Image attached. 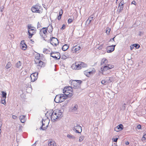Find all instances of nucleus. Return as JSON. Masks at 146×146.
<instances>
[{"label": "nucleus", "mask_w": 146, "mask_h": 146, "mask_svg": "<svg viewBox=\"0 0 146 146\" xmlns=\"http://www.w3.org/2000/svg\"><path fill=\"white\" fill-rule=\"evenodd\" d=\"M62 117V113L60 110H54L52 113L51 119L52 121H54L60 119Z\"/></svg>", "instance_id": "nucleus-1"}, {"label": "nucleus", "mask_w": 146, "mask_h": 146, "mask_svg": "<svg viewBox=\"0 0 146 146\" xmlns=\"http://www.w3.org/2000/svg\"><path fill=\"white\" fill-rule=\"evenodd\" d=\"M87 66V64L83 62L78 63L76 62L72 64L71 67L74 70H80L82 68H86Z\"/></svg>", "instance_id": "nucleus-2"}, {"label": "nucleus", "mask_w": 146, "mask_h": 146, "mask_svg": "<svg viewBox=\"0 0 146 146\" xmlns=\"http://www.w3.org/2000/svg\"><path fill=\"white\" fill-rule=\"evenodd\" d=\"M63 93L67 97L70 98L73 94V90L70 86L65 87L63 90Z\"/></svg>", "instance_id": "nucleus-3"}, {"label": "nucleus", "mask_w": 146, "mask_h": 146, "mask_svg": "<svg viewBox=\"0 0 146 146\" xmlns=\"http://www.w3.org/2000/svg\"><path fill=\"white\" fill-rule=\"evenodd\" d=\"M41 57L40 54H36L35 59V62L37 66V68L38 69L40 68L43 64V62L41 61Z\"/></svg>", "instance_id": "nucleus-4"}, {"label": "nucleus", "mask_w": 146, "mask_h": 146, "mask_svg": "<svg viewBox=\"0 0 146 146\" xmlns=\"http://www.w3.org/2000/svg\"><path fill=\"white\" fill-rule=\"evenodd\" d=\"M28 32L29 34L28 37L31 38L33 35L35 34L36 32V29L35 27L32 26L31 25H28L27 26Z\"/></svg>", "instance_id": "nucleus-5"}, {"label": "nucleus", "mask_w": 146, "mask_h": 146, "mask_svg": "<svg viewBox=\"0 0 146 146\" xmlns=\"http://www.w3.org/2000/svg\"><path fill=\"white\" fill-rule=\"evenodd\" d=\"M114 67L113 65L111 64H107L102 66L101 69L102 72L103 74H105L108 70L111 69Z\"/></svg>", "instance_id": "nucleus-6"}, {"label": "nucleus", "mask_w": 146, "mask_h": 146, "mask_svg": "<svg viewBox=\"0 0 146 146\" xmlns=\"http://www.w3.org/2000/svg\"><path fill=\"white\" fill-rule=\"evenodd\" d=\"M96 72V70L94 68H91L84 71V73L87 77H90L91 75L94 74Z\"/></svg>", "instance_id": "nucleus-7"}, {"label": "nucleus", "mask_w": 146, "mask_h": 146, "mask_svg": "<svg viewBox=\"0 0 146 146\" xmlns=\"http://www.w3.org/2000/svg\"><path fill=\"white\" fill-rule=\"evenodd\" d=\"M82 81L80 80H72L71 85L74 88H80Z\"/></svg>", "instance_id": "nucleus-8"}, {"label": "nucleus", "mask_w": 146, "mask_h": 146, "mask_svg": "<svg viewBox=\"0 0 146 146\" xmlns=\"http://www.w3.org/2000/svg\"><path fill=\"white\" fill-rule=\"evenodd\" d=\"M46 28L43 27L40 30L39 34L40 36L45 40H48L46 37Z\"/></svg>", "instance_id": "nucleus-9"}, {"label": "nucleus", "mask_w": 146, "mask_h": 146, "mask_svg": "<svg viewBox=\"0 0 146 146\" xmlns=\"http://www.w3.org/2000/svg\"><path fill=\"white\" fill-rule=\"evenodd\" d=\"M65 98V97L64 94H59L56 95L54 100L57 103L61 102L64 101Z\"/></svg>", "instance_id": "nucleus-10"}, {"label": "nucleus", "mask_w": 146, "mask_h": 146, "mask_svg": "<svg viewBox=\"0 0 146 146\" xmlns=\"http://www.w3.org/2000/svg\"><path fill=\"white\" fill-rule=\"evenodd\" d=\"M49 123V121L48 119H42V125L40 128L43 130H45L47 129Z\"/></svg>", "instance_id": "nucleus-11"}, {"label": "nucleus", "mask_w": 146, "mask_h": 146, "mask_svg": "<svg viewBox=\"0 0 146 146\" xmlns=\"http://www.w3.org/2000/svg\"><path fill=\"white\" fill-rule=\"evenodd\" d=\"M40 7L38 5H36L31 8V9L32 11L34 13H40V11L39 9H40Z\"/></svg>", "instance_id": "nucleus-12"}, {"label": "nucleus", "mask_w": 146, "mask_h": 146, "mask_svg": "<svg viewBox=\"0 0 146 146\" xmlns=\"http://www.w3.org/2000/svg\"><path fill=\"white\" fill-rule=\"evenodd\" d=\"M81 49V46L79 44L74 46L72 49V51L73 53H78L79 52Z\"/></svg>", "instance_id": "nucleus-13"}, {"label": "nucleus", "mask_w": 146, "mask_h": 146, "mask_svg": "<svg viewBox=\"0 0 146 146\" xmlns=\"http://www.w3.org/2000/svg\"><path fill=\"white\" fill-rule=\"evenodd\" d=\"M50 56L56 59H59L60 57V54L58 52H52L51 53Z\"/></svg>", "instance_id": "nucleus-14"}, {"label": "nucleus", "mask_w": 146, "mask_h": 146, "mask_svg": "<svg viewBox=\"0 0 146 146\" xmlns=\"http://www.w3.org/2000/svg\"><path fill=\"white\" fill-rule=\"evenodd\" d=\"M50 42L53 45L56 46L58 45L59 43L57 39L53 37L50 39Z\"/></svg>", "instance_id": "nucleus-15"}, {"label": "nucleus", "mask_w": 146, "mask_h": 146, "mask_svg": "<svg viewBox=\"0 0 146 146\" xmlns=\"http://www.w3.org/2000/svg\"><path fill=\"white\" fill-rule=\"evenodd\" d=\"M38 73L35 72L31 74L30 76L31 78V81L34 82L35 81L37 78L38 77Z\"/></svg>", "instance_id": "nucleus-16"}, {"label": "nucleus", "mask_w": 146, "mask_h": 146, "mask_svg": "<svg viewBox=\"0 0 146 146\" xmlns=\"http://www.w3.org/2000/svg\"><path fill=\"white\" fill-rule=\"evenodd\" d=\"M20 47L21 48L24 50H26L27 48V45L25 40H22L21 43Z\"/></svg>", "instance_id": "nucleus-17"}, {"label": "nucleus", "mask_w": 146, "mask_h": 146, "mask_svg": "<svg viewBox=\"0 0 146 146\" xmlns=\"http://www.w3.org/2000/svg\"><path fill=\"white\" fill-rule=\"evenodd\" d=\"M45 28L47 29L46 31V35L48 33L50 34L52 33L53 30L52 25L50 24L47 27Z\"/></svg>", "instance_id": "nucleus-18"}, {"label": "nucleus", "mask_w": 146, "mask_h": 146, "mask_svg": "<svg viewBox=\"0 0 146 146\" xmlns=\"http://www.w3.org/2000/svg\"><path fill=\"white\" fill-rule=\"evenodd\" d=\"M124 4L123 0H122L119 3L118 7V9L119 10V12L121 11L123 9Z\"/></svg>", "instance_id": "nucleus-19"}, {"label": "nucleus", "mask_w": 146, "mask_h": 146, "mask_svg": "<svg viewBox=\"0 0 146 146\" xmlns=\"http://www.w3.org/2000/svg\"><path fill=\"white\" fill-rule=\"evenodd\" d=\"M123 126L122 124H119L114 128L115 131L117 132H119L123 129Z\"/></svg>", "instance_id": "nucleus-20"}, {"label": "nucleus", "mask_w": 146, "mask_h": 146, "mask_svg": "<svg viewBox=\"0 0 146 146\" xmlns=\"http://www.w3.org/2000/svg\"><path fill=\"white\" fill-rule=\"evenodd\" d=\"M115 46L114 45L108 46L107 48V52L110 53L113 51L114 50Z\"/></svg>", "instance_id": "nucleus-21"}, {"label": "nucleus", "mask_w": 146, "mask_h": 146, "mask_svg": "<svg viewBox=\"0 0 146 146\" xmlns=\"http://www.w3.org/2000/svg\"><path fill=\"white\" fill-rule=\"evenodd\" d=\"M108 62L107 60L105 58H102L101 61L100 65L104 66L107 64Z\"/></svg>", "instance_id": "nucleus-22"}, {"label": "nucleus", "mask_w": 146, "mask_h": 146, "mask_svg": "<svg viewBox=\"0 0 146 146\" xmlns=\"http://www.w3.org/2000/svg\"><path fill=\"white\" fill-rule=\"evenodd\" d=\"M77 133H80L82 131V127L79 125L76 126L74 127Z\"/></svg>", "instance_id": "nucleus-23"}, {"label": "nucleus", "mask_w": 146, "mask_h": 146, "mask_svg": "<svg viewBox=\"0 0 146 146\" xmlns=\"http://www.w3.org/2000/svg\"><path fill=\"white\" fill-rule=\"evenodd\" d=\"M48 146H56V144L54 141L52 140H49L48 143Z\"/></svg>", "instance_id": "nucleus-24"}, {"label": "nucleus", "mask_w": 146, "mask_h": 146, "mask_svg": "<svg viewBox=\"0 0 146 146\" xmlns=\"http://www.w3.org/2000/svg\"><path fill=\"white\" fill-rule=\"evenodd\" d=\"M25 116L24 115H21L20 117V119L21 122L24 123L26 121Z\"/></svg>", "instance_id": "nucleus-25"}, {"label": "nucleus", "mask_w": 146, "mask_h": 146, "mask_svg": "<svg viewBox=\"0 0 146 146\" xmlns=\"http://www.w3.org/2000/svg\"><path fill=\"white\" fill-rule=\"evenodd\" d=\"M69 47L68 46L67 44H65L62 47V50L64 51H66L67 50Z\"/></svg>", "instance_id": "nucleus-26"}, {"label": "nucleus", "mask_w": 146, "mask_h": 146, "mask_svg": "<svg viewBox=\"0 0 146 146\" xmlns=\"http://www.w3.org/2000/svg\"><path fill=\"white\" fill-rule=\"evenodd\" d=\"M12 66L11 63L10 62H8L6 64L5 66V68L7 69H8L10 68Z\"/></svg>", "instance_id": "nucleus-27"}, {"label": "nucleus", "mask_w": 146, "mask_h": 146, "mask_svg": "<svg viewBox=\"0 0 146 146\" xmlns=\"http://www.w3.org/2000/svg\"><path fill=\"white\" fill-rule=\"evenodd\" d=\"M2 93V98H5V99H6V95L7 94L5 92L3 91H2L1 92Z\"/></svg>", "instance_id": "nucleus-28"}, {"label": "nucleus", "mask_w": 146, "mask_h": 146, "mask_svg": "<svg viewBox=\"0 0 146 146\" xmlns=\"http://www.w3.org/2000/svg\"><path fill=\"white\" fill-rule=\"evenodd\" d=\"M5 99V98H2L1 100V103L3 104L4 105H5L6 104V101Z\"/></svg>", "instance_id": "nucleus-29"}, {"label": "nucleus", "mask_w": 146, "mask_h": 146, "mask_svg": "<svg viewBox=\"0 0 146 146\" xmlns=\"http://www.w3.org/2000/svg\"><path fill=\"white\" fill-rule=\"evenodd\" d=\"M21 66V62L20 61H19L16 64V66L17 68H19Z\"/></svg>", "instance_id": "nucleus-30"}, {"label": "nucleus", "mask_w": 146, "mask_h": 146, "mask_svg": "<svg viewBox=\"0 0 146 146\" xmlns=\"http://www.w3.org/2000/svg\"><path fill=\"white\" fill-rule=\"evenodd\" d=\"M84 136H81L79 137V141L80 142H81L82 141L83 139H84Z\"/></svg>", "instance_id": "nucleus-31"}, {"label": "nucleus", "mask_w": 146, "mask_h": 146, "mask_svg": "<svg viewBox=\"0 0 146 146\" xmlns=\"http://www.w3.org/2000/svg\"><path fill=\"white\" fill-rule=\"evenodd\" d=\"M78 108V106L77 105H75L72 107V110L73 111H75Z\"/></svg>", "instance_id": "nucleus-32"}, {"label": "nucleus", "mask_w": 146, "mask_h": 146, "mask_svg": "<svg viewBox=\"0 0 146 146\" xmlns=\"http://www.w3.org/2000/svg\"><path fill=\"white\" fill-rule=\"evenodd\" d=\"M134 47H135L136 49H138L140 47V45L137 44H133Z\"/></svg>", "instance_id": "nucleus-33"}, {"label": "nucleus", "mask_w": 146, "mask_h": 146, "mask_svg": "<svg viewBox=\"0 0 146 146\" xmlns=\"http://www.w3.org/2000/svg\"><path fill=\"white\" fill-rule=\"evenodd\" d=\"M73 20L72 18H69L68 21V24H70L72 23L73 21Z\"/></svg>", "instance_id": "nucleus-34"}, {"label": "nucleus", "mask_w": 146, "mask_h": 146, "mask_svg": "<svg viewBox=\"0 0 146 146\" xmlns=\"http://www.w3.org/2000/svg\"><path fill=\"white\" fill-rule=\"evenodd\" d=\"M104 44H102L98 48V49L100 50L102 49L104 47Z\"/></svg>", "instance_id": "nucleus-35"}, {"label": "nucleus", "mask_w": 146, "mask_h": 146, "mask_svg": "<svg viewBox=\"0 0 146 146\" xmlns=\"http://www.w3.org/2000/svg\"><path fill=\"white\" fill-rule=\"evenodd\" d=\"M110 31L111 29L110 28H107L106 32L107 34H109L110 32Z\"/></svg>", "instance_id": "nucleus-36"}, {"label": "nucleus", "mask_w": 146, "mask_h": 146, "mask_svg": "<svg viewBox=\"0 0 146 146\" xmlns=\"http://www.w3.org/2000/svg\"><path fill=\"white\" fill-rule=\"evenodd\" d=\"M142 139L143 141H146V134H145L143 136Z\"/></svg>", "instance_id": "nucleus-37"}, {"label": "nucleus", "mask_w": 146, "mask_h": 146, "mask_svg": "<svg viewBox=\"0 0 146 146\" xmlns=\"http://www.w3.org/2000/svg\"><path fill=\"white\" fill-rule=\"evenodd\" d=\"M101 83L104 85H106V84L107 82L105 80H102L101 81Z\"/></svg>", "instance_id": "nucleus-38"}, {"label": "nucleus", "mask_w": 146, "mask_h": 146, "mask_svg": "<svg viewBox=\"0 0 146 146\" xmlns=\"http://www.w3.org/2000/svg\"><path fill=\"white\" fill-rule=\"evenodd\" d=\"M63 10L62 9H61V10L59 11V15L62 16L63 14Z\"/></svg>", "instance_id": "nucleus-39"}, {"label": "nucleus", "mask_w": 146, "mask_h": 146, "mask_svg": "<svg viewBox=\"0 0 146 146\" xmlns=\"http://www.w3.org/2000/svg\"><path fill=\"white\" fill-rule=\"evenodd\" d=\"M48 50L47 49H45L43 51V52L44 53H46V54H48Z\"/></svg>", "instance_id": "nucleus-40"}, {"label": "nucleus", "mask_w": 146, "mask_h": 146, "mask_svg": "<svg viewBox=\"0 0 146 146\" xmlns=\"http://www.w3.org/2000/svg\"><path fill=\"white\" fill-rule=\"evenodd\" d=\"M12 118L15 119H17V117L15 115H12Z\"/></svg>", "instance_id": "nucleus-41"}, {"label": "nucleus", "mask_w": 146, "mask_h": 146, "mask_svg": "<svg viewBox=\"0 0 146 146\" xmlns=\"http://www.w3.org/2000/svg\"><path fill=\"white\" fill-rule=\"evenodd\" d=\"M67 136L68 137H69V138H75V137H73L72 136L70 135H67Z\"/></svg>", "instance_id": "nucleus-42"}, {"label": "nucleus", "mask_w": 146, "mask_h": 146, "mask_svg": "<svg viewBox=\"0 0 146 146\" xmlns=\"http://www.w3.org/2000/svg\"><path fill=\"white\" fill-rule=\"evenodd\" d=\"M61 15H59L57 17V19L58 20H60L61 18Z\"/></svg>", "instance_id": "nucleus-43"}, {"label": "nucleus", "mask_w": 146, "mask_h": 146, "mask_svg": "<svg viewBox=\"0 0 146 146\" xmlns=\"http://www.w3.org/2000/svg\"><path fill=\"white\" fill-rule=\"evenodd\" d=\"M130 47V49L131 50H132L133 49L134 47L133 44L131 45Z\"/></svg>", "instance_id": "nucleus-44"}, {"label": "nucleus", "mask_w": 146, "mask_h": 146, "mask_svg": "<svg viewBox=\"0 0 146 146\" xmlns=\"http://www.w3.org/2000/svg\"><path fill=\"white\" fill-rule=\"evenodd\" d=\"M65 27H66V26H65V25H64V24H63L62 26V27L61 28V29H65Z\"/></svg>", "instance_id": "nucleus-45"}, {"label": "nucleus", "mask_w": 146, "mask_h": 146, "mask_svg": "<svg viewBox=\"0 0 146 146\" xmlns=\"http://www.w3.org/2000/svg\"><path fill=\"white\" fill-rule=\"evenodd\" d=\"M141 125H138L137 126V128L138 129H141Z\"/></svg>", "instance_id": "nucleus-46"}, {"label": "nucleus", "mask_w": 146, "mask_h": 146, "mask_svg": "<svg viewBox=\"0 0 146 146\" xmlns=\"http://www.w3.org/2000/svg\"><path fill=\"white\" fill-rule=\"evenodd\" d=\"M93 15H91L88 18V19H91V20H92L93 18Z\"/></svg>", "instance_id": "nucleus-47"}, {"label": "nucleus", "mask_w": 146, "mask_h": 146, "mask_svg": "<svg viewBox=\"0 0 146 146\" xmlns=\"http://www.w3.org/2000/svg\"><path fill=\"white\" fill-rule=\"evenodd\" d=\"M117 139H118V138H115V139H114L113 141L114 142H117Z\"/></svg>", "instance_id": "nucleus-48"}, {"label": "nucleus", "mask_w": 146, "mask_h": 146, "mask_svg": "<svg viewBox=\"0 0 146 146\" xmlns=\"http://www.w3.org/2000/svg\"><path fill=\"white\" fill-rule=\"evenodd\" d=\"M115 37H113V38H111L110 39V40H111V39L113 41H114V38Z\"/></svg>", "instance_id": "nucleus-49"}, {"label": "nucleus", "mask_w": 146, "mask_h": 146, "mask_svg": "<svg viewBox=\"0 0 146 146\" xmlns=\"http://www.w3.org/2000/svg\"><path fill=\"white\" fill-rule=\"evenodd\" d=\"M40 25V23L39 22H38V23H37V25Z\"/></svg>", "instance_id": "nucleus-50"}, {"label": "nucleus", "mask_w": 146, "mask_h": 146, "mask_svg": "<svg viewBox=\"0 0 146 146\" xmlns=\"http://www.w3.org/2000/svg\"><path fill=\"white\" fill-rule=\"evenodd\" d=\"M129 144V143L128 142H127L126 143V145H128Z\"/></svg>", "instance_id": "nucleus-51"}, {"label": "nucleus", "mask_w": 146, "mask_h": 146, "mask_svg": "<svg viewBox=\"0 0 146 146\" xmlns=\"http://www.w3.org/2000/svg\"><path fill=\"white\" fill-rule=\"evenodd\" d=\"M92 20H91V19H90V21H89V23H90V22H91V21H92Z\"/></svg>", "instance_id": "nucleus-52"}, {"label": "nucleus", "mask_w": 146, "mask_h": 146, "mask_svg": "<svg viewBox=\"0 0 146 146\" xmlns=\"http://www.w3.org/2000/svg\"><path fill=\"white\" fill-rule=\"evenodd\" d=\"M133 2H134V3H133V4H135V1H133Z\"/></svg>", "instance_id": "nucleus-53"}, {"label": "nucleus", "mask_w": 146, "mask_h": 146, "mask_svg": "<svg viewBox=\"0 0 146 146\" xmlns=\"http://www.w3.org/2000/svg\"><path fill=\"white\" fill-rule=\"evenodd\" d=\"M1 12H3V10H1Z\"/></svg>", "instance_id": "nucleus-54"}, {"label": "nucleus", "mask_w": 146, "mask_h": 146, "mask_svg": "<svg viewBox=\"0 0 146 146\" xmlns=\"http://www.w3.org/2000/svg\"><path fill=\"white\" fill-rule=\"evenodd\" d=\"M118 0H116V3H117V1Z\"/></svg>", "instance_id": "nucleus-55"}]
</instances>
